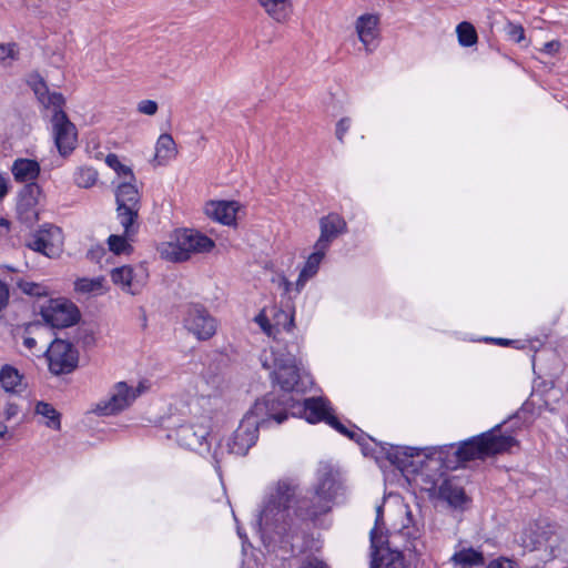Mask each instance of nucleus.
<instances>
[{
    "mask_svg": "<svg viewBox=\"0 0 568 568\" xmlns=\"http://www.w3.org/2000/svg\"><path fill=\"white\" fill-rule=\"evenodd\" d=\"M377 26L378 17L375 14L366 13L356 20V32L367 52H372L375 49V45L372 47V44L378 34Z\"/></svg>",
    "mask_w": 568,
    "mask_h": 568,
    "instance_id": "20",
    "label": "nucleus"
},
{
    "mask_svg": "<svg viewBox=\"0 0 568 568\" xmlns=\"http://www.w3.org/2000/svg\"><path fill=\"white\" fill-rule=\"evenodd\" d=\"M487 568H518L517 564L508 558H498L489 562Z\"/></svg>",
    "mask_w": 568,
    "mask_h": 568,
    "instance_id": "43",
    "label": "nucleus"
},
{
    "mask_svg": "<svg viewBox=\"0 0 568 568\" xmlns=\"http://www.w3.org/2000/svg\"><path fill=\"white\" fill-rule=\"evenodd\" d=\"M325 423L327 425H329L332 428H334L335 430H337L339 434L356 442L362 447V452L365 456L372 455V453L367 446V442L368 440L375 442V440L371 436L365 434L362 429H359L355 425L353 426L352 430L348 429L344 424H342L338 420V418L336 416L333 415V413L331 414V416L327 417Z\"/></svg>",
    "mask_w": 568,
    "mask_h": 568,
    "instance_id": "22",
    "label": "nucleus"
},
{
    "mask_svg": "<svg viewBox=\"0 0 568 568\" xmlns=\"http://www.w3.org/2000/svg\"><path fill=\"white\" fill-rule=\"evenodd\" d=\"M558 49H559V42L550 41V42L545 43L544 51L547 53H554V52L558 51Z\"/></svg>",
    "mask_w": 568,
    "mask_h": 568,
    "instance_id": "49",
    "label": "nucleus"
},
{
    "mask_svg": "<svg viewBox=\"0 0 568 568\" xmlns=\"http://www.w3.org/2000/svg\"><path fill=\"white\" fill-rule=\"evenodd\" d=\"M26 246L48 258H55L62 251V231L57 225L45 223L26 239Z\"/></svg>",
    "mask_w": 568,
    "mask_h": 568,
    "instance_id": "8",
    "label": "nucleus"
},
{
    "mask_svg": "<svg viewBox=\"0 0 568 568\" xmlns=\"http://www.w3.org/2000/svg\"><path fill=\"white\" fill-rule=\"evenodd\" d=\"M8 432L7 425L0 420V439L4 437Z\"/></svg>",
    "mask_w": 568,
    "mask_h": 568,
    "instance_id": "54",
    "label": "nucleus"
},
{
    "mask_svg": "<svg viewBox=\"0 0 568 568\" xmlns=\"http://www.w3.org/2000/svg\"><path fill=\"white\" fill-rule=\"evenodd\" d=\"M8 191V179L0 174V201L7 195Z\"/></svg>",
    "mask_w": 568,
    "mask_h": 568,
    "instance_id": "48",
    "label": "nucleus"
},
{
    "mask_svg": "<svg viewBox=\"0 0 568 568\" xmlns=\"http://www.w3.org/2000/svg\"><path fill=\"white\" fill-rule=\"evenodd\" d=\"M209 427L205 425L185 424L175 430V437L180 446L201 455L210 453L211 443L207 440Z\"/></svg>",
    "mask_w": 568,
    "mask_h": 568,
    "instance_id": "15",
    "label": "nucleus"
},
{
    "mask_svg": "<svg viewBox=\"0 0 568 568\" xmlns=\"http://www.w3.org/2000/svg\"><path fill=\"white\" fill-rule=\"evenodd\" d=\"M351 128V119L349 118H342L337 124H336V138L343 142L344 135L347 133V131Z\"/></svg>",
    "mask_w": 568,
    "mask_h": 568,
    "instance_id": "40",
    "label": "nucleus"
},
{
    "mask_svg": "<svg viewBox=\"0 0 568 568\" xmlns=\"http://www.w3.org/2000/svg\"><path fill=\"white\" fill-rule=\"evenodd\" d=\"M214 241L194 229H179L174 232V242L169 244L166 256L174 262L187 261L191 254L207 253L214 247Z\"/></svg>",
    "mask_w": 568,
    "mask_h": 568,
    "instance_id": "6",
    "label": "nucleus"
},
{
    "mask_svg": "<svg viewBox=\"0 0 568 568\" xmlns=\"http://www.w3.org/2000/svg\"><path fill=\"white\" fill-rule=\"evenodd\" d=\"M138 111L146 115H153L158 111V103L153 100H142L138 104Z\"/></svg>",
    "mask_w": 568,
    "mask_h": 568,
    "instance_id": "39",
    "label": "nucleus"
},
{
    "mask_svg": "<svg viewBox=\"0 0 568 568\" xmlns=\"http://www.w3.org/2000/svg\"><path fill=\"white\" fill-rule=\"evenodd\" d=\"M105 253L106 251L103 246L97 245L88 251L87 257L92 262H100V260L105 255Z\"/></svg>",
    "mask_w": 568,
    "mask_h": 568,
    "instance_id": "45",
    "label": "nucleus"
},
{
    "mask_svg": "<svg viewBox=\"0 0 568 568\" xmlns=\"http://www.w3.org/2000/svg\"><path fill=\"white\" fill-rule=\"evenodd\" d=\"M9 302V288L4 282L0 280V311H2Z\"/></svg>",
    "mask_w": 568,
    "mask_h": 568,
    "instance_id": "46",
    "label": "nucleus"
},
{
    "mask_svg": "<svg viewBox=\"0 0 568 568\" xmlns=\"http://www.w3.org/2000/svg\"><path fill=\"white\" fill-rule=\"evenodd\" d=\"M300 568H328V566L317 557L308 556L302 561Z\"/></svg>",
    "mask_w": 568,
    "mask_h": 568,
    "instance_id": "41",
    "label": "nucleus"
},
{
    "mask_svg": "<svg viewBox=\"0 0 568 568\" xmlns=\"http://www.w3.org/2000/svg\"><path fill=\"white\" fill-rule=\"evenodd\" d=\"M277 316H281L285 320V322L283 323V328L286 331V332H290L294 325V318H293V315H290L285 312H280Z\"/></svg>",
    "mask_w": 568,
    "mask_h": 568,
    "instance_id": "47",
    "label": "nucleus"
},
{
    "mask_svg": "<svg viewBox=\"0 0 568 568\" xmlns=\"http://www.w3.org/2000/svg\"><path fill=\"white\" fill-rule=\"evenodd\" d=\"M116 217L126 235H135L139 230L140 193L131 182L121 183L115 191Z\"/></svg>",
    "mask_w": 568,
    "mask_h": 568,
    "instance_id": "7",
    "label": "nucleus"
},
{
    "mask_svg": "<svg viewBox=\"0 0 568 568\" xmlns=\"http://www.w3.org/2000/svg\"><path fill=\"white\" fill-rule=\"evenodd\" d=\"M111 280L114 284L121 285L125 292L131 294H136L140 286L134 270L129 265L113 268Z\"/></svg>",
    "mask_w": 568,
    "mask_h": 568,
    "instance_id": "25",
    "label": "nucleus"
},
{
    "mask_svg": "<svg viewBox=\"0 0 568 568\" xmlns=\"http://www.w3.org/2000/svg\"><path fill=\"white\" fill-rule=\"evenodd\" d=\"M265 397H272L270 408L277 425L284 423L290 415L302 417L310 424L325 423L333 412L329 400L321 396L304 398L302 402L290 394L270 393Z\"/></svg>",
    "mask_w": 568,
    "mask_h": 568,
    "instance_id": "4",
    "label": "nucleus"
},
{
    "mask_svg": "<svg viewBox=\"0 0 568 568\" xmlns=\"http://www.w3.org/2000/svg\"><path fill=\"white\" fill-rule=\"evenodd\" d=\"M40 193L41 189L37 183L26 184L19 192L17 214L22 223L32 225L38 220L37 204Z\"/></svg>",
    "mask_w": 568,
    "mask_h": 568,
    "instance_id": "16",
    "label": "nucleus"
},
{
    "mask_svg": "<svg viewBox=\"0 0 568 568\" xmlns=\"http://www.w3.org/2000/svg\"><path fill=\"white\" fill-rule=\"evenodd\" d=\"M36 413L48 419L45 422V425L48 427L55 429V430L60 429V427H61L60 414L51 404L45 403V402H38L36 405Z\"/></svg>",
    "mask_w": 568,
    "mask_h": 568,
    "instance_id": "31",
    "label": "nucleus"
},
{
    "mask_svg": "<svg viewBox=\"0 0 568 568\" xmlns=\"http://www.w3.org/2000/svg\"><path fill=\"white\" fill-rule=\"evenodd\" d=\"M508 34L517 43L525 39V30L519 24H509Z\"/></svg>",
    "mask_w": 568,
    "mask_h": 568,
    "instance_id": "42",
    "label": "nucleus"
},
{
    "mask_svg": "<svg viewBox=\"0 0 568 568\" xmlns=\"http://www.w3.org/2000/svg\"><path fill=\"white\" fill-rule=\"evenodd\" d=\"M73 180L79 187L88 189L95 184L98 172L91 166H80L74 172Z\"/></svg>",
    "mask_w": 568,
    "mask_h": 568,
    "instance_id": "33",
    "label": "nucleus"
},
{
    "mask_svg": "<svg viewBox=\"0 0 568 568\" xmlns=\"http://www.w3.org/2000/svg\"><path fill=\"white\" fill-rule=\"evenodd\" d=\"M256 323L260 325V327L265 332L268 336H271L274 333V329L278 331V325L281 324L280 321L276 322L275 325H272L268 321V318L263 314L260 313L255 317Z\"/></svg>",
    "mask_w": 568,
    "mask_h": 568,
    "instance_id": "38",
    "label": "nucleus"
},
{
    "mask_svg": "<svg viewBox=\"0 0 568 568\" xmlns=\"http://www.w3.org/2000/svg\"><path fill=\"white\" fill-rule=\"evenodd\" d=\"M327 251L328 250L326 248H320L316 243L314 244V252L310 254L303 268L298 274L295 284L296 293H300L305 286L306 282L317 274Z\"/></svg>",
    "mask_w": 568,
    "mask_h": 568,
    "instance_id": "21",
    "label": "nucleus"
},
{
    "mask_svg": "<svg viewBox=\"0 0 568 568\" xmlns=\"http://www.w3.org/2000/svg\"><path fill=\"white\" fill-rule=\"evenodd\" d=\"M10 222L7 219H0V236L6 235L9 232Z\"/></svg>",
    "mask_w": 568,
    "mask_h": 568,
    "instance_id": "50",
    "label": "nucleus"
},
{
    "mask_svg": "<svg viewBox=\"0 0 568 568\" xmlns=\"http://www.w3.org/2000/svg\"><path fill=\"white\" fill-rule=\"evenodd\" d=\"M133 237L134 235H126L125 231L123 232V235L112 234L108 239L109 250L115 255L128 253L132 250L129 241H132Z\"/></svg>",
    "mask_w": 568,
    "mask_h": 568,
    "instance_id": "34",
    "label": "nucleus"
},
{
    "mask_svg": "<svg viewBox=\"0 0 568 568\" xmlns=\"http://www.w3.org/2000/svg\"><path fill=\"white\" fill-rule=\"evenodd\" d=\"M297 342L276 343L270 356L262 355V365L271 369L270 377L283 390L282 394L306 393L313 385L312 376L304 369Z\"/></svg>",
    "mask_w": 568,
    "mask_h": 568,
    "instance_id": "3",
    "label": "nucleus"
},
{
    "mask_svg": "<svg viewBox=\"0 0 568 568\" xmlns=\"http://www.w3.org/2000/svg\"><path fill=\"white\" fill-rule=\"evenodd\" d=\"M18 288L31 297H42L49 295V290L41 283H36L27 280H20L17 282Z\"/></svg>",
    "mask_w": 568,
    "mask_h": 568,
    "instance_id": "35",
    "label": "nucleus"
},
{
    "mask_svg": "<svg viewBox=\"0 0 568 568\" xmlns=\"http://www.w3.org/2000/svg\"><path fill=\"white\" fill-rule=\"evenodd\" d=\"M486 341L495 342L498 345H507V344H509V341L505 339V338H487Z\"/></svg>",
    "mask_w": 568,
    "mask_h": 568,
    "instance_id": "53",
    "label": "nucleus"
},
{
    "mask_svg": "<svg viewBox=\"0 0 568 568\" xmlns=\"http://www.w3.org/2000/svg\"><path fill=\"white\" fill-rule=\"evenodd\" d=\"M183 325L199 341H207L216 333L217 322L202 304H189L183 312Z\"/></svg>",
    "mask_w": 568,
    "mask_h": 568,
    "instance_id": "9",
    "label": "nucleus"
},
{
    "mask_svg": "<svg viewBox=\"0 0 568 568\" xmlns=\"http://www.w3.org/2000/svg\"><path fill=\"white\" fill-rule=\"evenodd\" d=\"M239 203L235 201H211L205 205V214L224 225H233L236 221Z\"/></svg>",
    "mask_w": 568,
    "mask_h": 568,
    "instance_id": "19",
    "label": "nucleus"
},
{
    "mask_svg": "<svg viewBox=\"0 0 568 568\" xmlns=\"http://www.w3.org/2000/svg\"><path fill=\"white\" fill-rule=\"evenodd\" d=\"M280 286L283 287L286 293H288L292 288V283L284 275H282L280 277Z\"/></svg>",
    "mask_w": 568,
    "mask_h": 568,
    "instance_id": "51",
    "label": "nucleus"
},
{
    "mask_svg": "<svg viewBox=\"0 0 568 568\" xmlns=\"http://www.w3.org/2000/svg\"><path fill=\"white\" fill-rule=\"evenodd\" d=\"M52 128L54 143L59 154L69 156L77 146L78 132L75 125L69 120L63 106L52 110Z\"/></svg>",
    "mask_w": 568,
    "mask_h": 568,
    "instance_id": "12",
    "label": "nucleus"
},
{
    "mask_svg": "<svg viewBox=\"0 0 568 568\" xmlns=\"http://www.w3.org/2000/svg\"><path fill=\"white\" fill-rule=\"evenodd\" d=\"M452 561L463 567H475L484 565L485 558L483 552L474 548H464L453 555Z\"/></svg>",
    "mask_w": 568,
    "mask_h": 568,
    "instance_id": "29",
    "label": "nucleus"
},
{
    "mask_svg": "<svg viewBox=\"0 0 568 568\" xmlns=\"http://www.w3.org/2000/svg\"><path fill=\"white\" fill-rule=\"evenodd\" d=\"M213 458H214V462L216 464L215 468L219 469L220 458H219L217 450L214 452Z\"/></svg>",
    "mask_w": 568,
    "mask_h": 568,
    "instance_id": "55",
    "label": "nucleus"
},
{
    "mask_svg": "<svg viewBox=\"0 0 568 568\" xmlns=\"http://www.w3.org/2000/svg\"><path fill=\"white\" fill-rule=\"evenodd\" d=\"M237 534L239 536L243 539L244 537H246L245 535H243V531H241L240 529H237Z\"/></svg>",
    "mask_w": 568,
    "mask_h": 568,
    "instance_id": "56",
    "label": "nucleus"
},
{
    "mask_svg": "<svg viewBox=\"0 0 568 568\" xmlns=\"http://www.w3.org/2000/svg\"><path fill=\"white\" fill-rule=\"evenodd\" d=\"M20 413V407L16 403H7L4 410H3V417L7 422L16 418Z\"/></svg>",
    "mask_w": 568,
    "mask_h": 568,
    "instance_id": "44",
    "label": "nucleus"
},
{
    "mask_svg": "<svg viewBox=\"0 0 568 568\" xmlns=\"http://www.w3.org/2000/svg\"><path fill=\"white\" fill-rule=\"evenodd\" d=\"M272 397L263 396L256 399L253 407L244 415L239 427L227 439L226 450L229 454L245 456L256 444L258 438V428L266 427L272 422Z\"/></svg>",
    "mask_w": 568,
    "mask_h": 568,
    "instance_id": "5",
    "label": "nucleus"
},
{
    "mask_svg": "<svg viewBox=\"0 0 568 568\" xmlns=\"http://www.w3.org/2000/svg\"><path fill=\"white\" fill-rule=\"evenodd\" d=\"M527 415L528 412L523 406L504 423L463 442L456 449L454 444L419 448L387 443L382 444L381 448L385 458L400 471L417 473L428 459H436L446 469H456L467 462L510 452L518 445V440L511 434H503L501 427L509 425V429L514 432L529 423Z\"/></svg>",
    "mask_w": 568,
    "mask_h": 568,
    "instance_id": "2",
    "label": "nucleus"
},
{
    "mask_svg": "<svg viewBox=\"0 0 568 568\" xmlns=\"http://www.w3.org/2000/svg\"><path fill=\"white\" fill-rule=\"evenodd\" d=\"M320 237L315 242L320 248L328 250L332 242L347 232L345 220L337 213H329L320 219Z\"/></svg>",
    "mask_w": 568,
    "mask_h": 568,
    "instance_id": "17",
    "label": "nucleus"
},
{
    "mask_svg": "<svg viewBox=\"0 0 568 568\" xmlns=\"http://www.w3.org/2000/svg\"><path fill=\"white\" fill-rule=\"evenodd\" d=\"M383 514V505L377 506L375 526L372 528L369 532L372 549L369 568H404V564L399 552L392 555V559L385 565L383 562L384 558L382 552L384 551V545L386 542V537L383 535L382 531H379L381 526L384 524Z\"/></svg>",
    "mask_w": 568,
    "mask_h": 568,
    "instance_id": "13",
    "label": "nucleus"
},
{
    "mask_svg": "<svg viewBox=\"0 0 568 568\" xmlns=\"http://www.w3.org/2000/svg\"><path fill=\"white\" fill-rule=\"evenodd\" d=\"M0 385L7 393L21 394L27 388L24 376L12 365L6 364L0 369Z\"/></svg>",
    "mask_w": 568,
    "mask_h": 568,
    "instance_id": "24",
    "label": "nucleus"
},
{
    "mask_svg": "<svg viewBox=\"0 0 568 568\" xmlns=\"http://www.w3.org/2000/svg\"><path fill=\"white\" fill-rule=\"evenodd\" d=\"M343 489L339 474L329 465L317 470L313 491L297 496L296 486L280 480L264 500L258 516V531L270 551H293V538L301 523L328 513Z\"/></svg>",
    "mask_w": 568,
    "mask_h": 568,
    "instance_id": "1",
    "label": "nucleus"
},
{
    "mask_svg": "<svg viewBox=\"0 0 568 568\" xmlns=\"http://www.w3.org/2000/svg\"><path fill=\"white\" fill-rule=\"evenodd\" d=\"M458 43L462 47L475 45L478 41V36L475 27L467 21H463L456 27Z\"/></svg>",
    "mask_w": 568,
    "mask_h": 568,
    "instance_id": "32",
    "label": "nucleus"
},
{
    "mask_svg": "<svg viewBox=\"0 0 568 568\" xmlns=\"http://www.w3.org/2000/svg\"><path fill=\"white\" fill-rule=\"evenodd\" d=\"M43 321L53 328H64L77 324L80 311L74 303L65 298L50 300L40 312Z\"/></svg>",
    "mask_w": 568,
    "mask_h": 568,
    "instance_id": "11",
    "label": "nucleus"
},
{
    "mask_svg": "<svg viewBox=\"0 0 568 568\" xmlns=\"http://www.w3.org/2000/svg\"><path fill=\"white\" fill-rule=\"evenodd\" d=\"M28 84L44 109L54 110L64 105V97L60 92H50L45 81L40 74H31L28 80Z\"/></svg>",
    "mask_w": 568,
    "mask_h": 568,
    "instance_id": "18",
    "label": "nucleus"
},
{
    "mask_svg": "<svg viewBox=\"0 0 568 568\" xmlns=\"http://www.w3.org/2000/svg\"><path fill=\"white\" fill-rule=\"evenodd\" d=\"M23 344L27 348L32 349L36 346L37 342L33 337H26Z\"/></svg>",
    "mask_w": 568,
    "mask_h": 568,
    "instance_id": "52",
    "label": "nucleus"
},
{
    "mask_svg": "<svg viewBox=\"0 0 568 568\" xmlns=\"http://www.w3.org/2000/svg\"><path fill=\"white\" fill-rule=\"evenodd\" d=\"M105 163L113 169L119 175H128L131 179H134L132 170L122 164L116 154L110 153L105 158Z\"/></svg>",
    "mask_w": 568,
    "mask_h": 568,
    "instance_id": "36",
    "label": "nucleus"
},
{
    "mask_svg": "<svg viewBox=\"0 0 568 568\" xmlns=\"http://www.w3.org/2000/svg\"><path fill=\"white\" fill-rule=\"evenodd\" d=\"M439 497L455 508L462 507L467 500L464 488L448 480L439 486Z\"/></svg>",
    "mask_w": 568,
    "mask_h": 568,
    "instance_id": "27",
    "label": "nucleus"
},
{
    "mask_svg": "<svg viewBox=\"0 0 568 568\" xmlns=\"http://www.w3.org/2000/svg\"><path fill=\"white\" fill-rule=\"evenodd\" d=\"M265 12L275 21L284 22L291 12L290 0H257Z\"/></svg>",
    "mask_w": 568,
    "mask_h": 568,
    "instance_id": "28",
    "label": "nucleus"
},
{
    "mask_svg": "<svg viewBox=\"0 0 568 568\" xmlns=\"http://www.w3.org/2000/svg\"><path fill=\"white\" fill-rule=\"evenodd\" d=\"M49 369L53 375L72 373L79 363V354L72 343L55 338L45 352Z\"/></svg>",
    "mask_w": 568,
    "mask_h": 568,
    "instance_id": "10",
    "label": "nucleus"
},
{
    "mask_svg": "<svg viewBox=\"0 0 568 568\" xmlns=\"http://www.w3.org/2000/svg\"><path fill=\"white\" fill-rule=\"evenodd\" d=\"M16 48V43L0 44V62H4L7 59L17 60L18 52Z\"/></svg>",
    "mask_w": 568,
    "mask_h": 568,
    "instance_id": "37",
    "label": "nucleus"
},
{
    "mask_svg": "<svg viewBox=\"0 0 568 568\" xmlns=\"http://www.w3.org/2000/svg\"><path fill=\"white\" fill-rule=\"evenodd\" d=\"M104 283H105V280L102 276H98V277H93V278L82 277V278H78L74 282V288L79 293L102 294L105 291Z\"/></svg>",
    "mask_w": 568,
    "mask_h": 568,
    "instance_id": "30",
    "label": "nucleus"
},
{
    "mask_svg": "<svg viewBox=\"0 0 568 568\" xmlns=\"http://www.w3.org/2000/svg\"><path fill=\"white\" fill-rule=\"evenodd\" d=\"M176 144L169 133H163L159 136L155 145V161L159 165H165L169 161L175 158Z\"/></svg>",
    "mask_w": 568,
    "mask_h": 568,
    "instance_id": "26",
    "label": "nucleus"
},
{
    "mask_svg": "<svg viewBox=\"0 0 568 568\" xmlns=\"http://www.w3.org/2000/svg\"><path fill=\"white\" fill-rule=\"evenodd\" d=\"M40 164L37 160L32 159H17L14 160L11 172L17 182L20 183H36L34 181L40 175Z\"/></svg>",
    "mask_w": 568,
    "mask_h": 568,
    "instance_id": "23",
    "label": "nucleus"
},
{
    "mask_svg": "<svg viewBox=\"0 0 568 568\" xmlns=\"http://www.w3.org/2000/svg\"><path fill=\"white\" fill-rule=\"evenodd\" d=\"M141 392L140 387L134 389L125 382H119L114 385L110 398L97 405L95 412L101 416L116 414L129 407Z\"/></svg>",
    "mask_w": 568,
    "mask_h": 568,
    "instance_id": "14",
    "label": "nucleus"
}]
</instances>
